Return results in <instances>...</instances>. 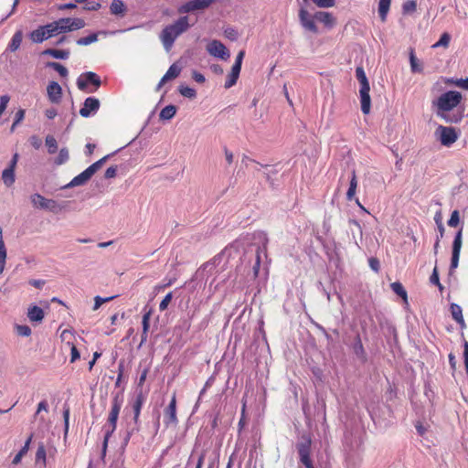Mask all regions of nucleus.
Listing matches in <instances>:
<instances>
[{"mask_svg": "<svg viewBox=\"0 0 468 468\" xmlns=\"http://www.w3.org/2000/svg\"><path fill=\"white\" fill-rule=\"evenodd\" d=\"M463 96L457 90H448L432 101L436 116L447 123H458L463 118V109H457Z\"/></svg>", "mask_w": 468, "mask_h": 468, "instance_id": "1", "label": "nucleus"}, {"mask_svg": "<svg viewBox=\"0 0 468 468\" xmlns=\"http://www.w3.org/2000/svg\"><path fill=\"white\" fill-rule=\"evenodd\" d=\"M190 27L191 25L188 23V16H180L173 24L165 27L160 33V39L165 49L169 51L172 48L176 39L180 35L186 32Z\"/></svg>", "mask_w": 468, "mask_h": 468, "instance_id": "2", "label": "nucleus"}, {"mask_svg": "<svg viewBox=\"0 0 468 468\" xmlns=\"http://www.w3.org/2000/svg\"><path fill=\"white\" fill-rule=\"evenodd\" d=\"M356 77L360 83L359 95L361 111L364 114H368L371 108V99L369 95L370 86L363 67H357L356 69Z\"/></svg>", "mask_w": 468, "mask_h": 468, "instance_id": "3", "label": "nucleus"}, {"mask_svg": "<svg viewBox=\"0 0 468 468\" xmlns=\"http://www.w3.org/2000/svg\"><path fill=\"white\" fill-rule=\"evenodd\" d=\"M295 448L298 453L299 462L305 466V468H314L311 459L312 452V438L308 433H303L297 442Z\"/></svg>", "mask_w": 468, "mask_h": 468, "instance_id": "4", "label": "nucleus"}, {"mask_svg": "<svg viewBox=\"0 0 468 468\" xmlns=\"http://www.w3.org/2000/svg\"><path fill=\"white\" fill-rule=\"evenodd\" d=\"M58 36L85 27L86 22L80 17H62L53 21Z\"/></svg>", "mask_w": 468, "mask_h": 468, "instance_id": "5", "label": "nucleus"}, {"mask_svg": "<svg viewBox=\"0 0 468 468\" xmlns=\"http://www.w3.org/2000/svg\"><path fill=\"white\" fill-rule=\"evenodd\" d=\"M122 401V397L120 393H117L112 398V409L108 416L107 423L103 427L104 431H107L108 434H113L116 430Z\"/></svg>", "mask_w": 468, "mask_h": 468, "instance_id": "6", "label": "nucleus"}, {"mask_svg": "<svg viewBox=\"0 0 468 468\" xmlns=\"http://www.w3.org/2000/svg\"><path fill=\"white\" fill-rule=\"evenodd\" d=\"M57 31L53 22L44 26H39L29 34V38L33 43H42L53 37H57Z\"/></svg>", "mask_w": 468, "mask_h": 468, "instance_id": "7", "label": "nucleus"}, {"mask_svg": "<svg viewBox=\"0 0 468 468\" xmlns=\"http://www.w3.org/2000/svg\"><path fill=\"white\" fill-rule=\"evenodd\" d=\"M435 136L441 145L450 147L458 140L459 133L452 126L439 125L435 131Z\"/></svg>", "mask_w": 468, "mask_h": 468, "instance_id": "8", "label": "nucleus"}, {"mask_svg": "<svg viewBox=\"0 0 468 468\" xmlns=\"http://www.w3.org/2000/svg\"><path fill=\"white\" fill-rule=\"evenodd\" d=\"M88 84L93 85L95 88L94 90H89L90 92L96 91L99 87L101 85V80L100 77L92 72L88 71L85 73H82L77 80V87L80 90H86L88 88Z\"/></svg>", "mask_w": 468, "mask_h": 468, "instance_id": "9", "label": "nucleus"}, {"mask_svg": "<svg viewBox=\"0 0 468 468\" xmlns=\"http://www.w3.org/2000/svg\"><path fill=\"white\" fill-rule=\"evenodd\" d=\"M30 201L33 207L37 208L47 209L52 212L58 211V205L55 200L48 199L38 193L31 195Z\"/></svg>", "mask_w": 468, "mask_h": 468, "instance_id": "10", "label": "nucleus"}, {"mask_svg": "<svg viewBox=\"0 0 468 468\" xmlns=\"http://www.w3.org/2000/svg\"><path fill=\"white\" fill-rule=\"evenodd\" d=\"M217 0H191L183 5H181L177 11L179 14H186L195 12L197 10H204L209 7L212 4H214Z\"/></svg>", "mask_w": 468, "mask_h": 468, "instance_id": "11", "label": "nucleus"}, {"mask_svg": "<svg viewBox=\"0 0 468 468\" xmlns=\"http://www.w3.org/2000/svg\"><path fill=\"white\" fill-rule=\"evenodd\" d=\"M462 235H463V228H461L457 233L455 234L453 242H452V259L450 265V273L453 271L459 264L460 253L462 249Z\"/></svg>", "mask_w": 468, "mask_h": 468, "instance_id": "12", "label": "nucleus"}, {"mask_svg": "<svg viewBox=\"0 0 468 468\" xmlns=\"http://www.w3.org/2000/svg\"><path fill=\"white\" fill-rule=\"evenodd\" d=\"M164 422L166 427L174 426L176 427L178 423V420L176 417V394L172 396V399L168 404V406L165 409L164 411Z\"/></svg>", "mask_w": 468, "mask_h": 468, "instance_id": "13", "label": "nucleus"}, {"mask_svg": "<svg viewBox=\"0 0 468 468\" xmlns=\"http://www.w3.org/2000/svg\"><path fill=\"white\" fill-rule=\"evenodd\" d=\"M207 52L216 58L227 60L229 58V51L226 46L219 40H212L207 46Z\"/></svg>", "mask_w": 468, "mask_h": 468, "instance_id": "14", "label": "nucleus"}, {"mask_svg": "<svg viewBox=\"0 0 468 468\" xmlns=\"http://www.w3.org/2000/svg\"><path fill=\"white\" fill-rule=\"evenodd\" d=\"M314 16H312L310 13L303 7L299 10V21L301 26L307 31L314 34L318 33V27L314 21Z\"/></svg>", "mask_w": 468, "mask_h": 468, "instance_id": "15", "label": "nucleus"}, {"mask_svg": "<svg viewBox=\"0 0 468 468\" xmlns=\"http://www.w3.org/2000/svg\"><path fill=\"white\" fill-rule=\"evenodd\" d=\"M101 106L99 99L95 97H88L83 103L82 108L80 110V114L84 117H90L91 114L96 113Z\"/></svg>", "mask_w": 468, "mask_h": 468, "instance_id": "16", "label": "nucleus"}, {"mask_svg": "<svg viewBox=\"0 0 468 468\" xmlns=\"http://www.w3.org/2000/svg\"><path fill=\"white\" fill-rule=\"evenodd\" d=\"M257 236H258V239L262 242V246L261 247H258V249L256 250L255 263H254V265L252 267L255 275H258L259 270H260V266H261V252L263 251L264 253H266L267 244H268V241H269L267 234L265 232H263V231H259L257 233Z\"/></svg>", "mask_w": 468, "mask_h": 468, "instance_id": "17", "label": "nucleus"}, {"mask_svg": "<svg viewBox=\"0 0 468 468\" xmlns=\"http://www.w3.org/2000/svg\"><path fill=\"white\" fill-rule=\"evenodd\" d=\"M48 100L52 103H58L61 101L62 89L56 81H51L47 88Z\"/></svg>", "mask_w": 468, "mask_h": 468, "instance_id": "18", "label": "nucleus"}, {"mask_svg": "<svg viewBox=\"0 0 468 468\" xmlns=\"http://www.w3.org/2000/svg\"><path fill=\"white\" fill-rule=\"evenodd\" d=\"M352 349H353V352L356 355V356L361 362L364 363L367 361V353H366V350L362 344L361 337H360L359 334H357L354 338V342L352 344Z\"/></svg>", "mask_w": 468, "mask_h": 468, "instance_id": "19", "label": "nucleus"}, {"mask_svg": "<svg viewBox=\"0 0 468 468\" xmlns=\"http://www.w3.org/2000/svg\"><path fill=\"white\" fill-rule=\"evenodd\" d=\"M91 175L87 169L81 172L80 175L75 176L69 184L64 186L62 188H72L75 186H84L91 178Z\"/></svg>", "mask_w": 468, "mask_h": 468, "instance_id": "20", "label": "nucleus"}, {"mask_svg": "<svg viewBox=\"0 0 468 468\" xmlns=\"http://www.w3.org/2000/svg\"><path fill=\"white\" fill-rule=\"evenodd\" d=\"M315 20L323 23L328 28L335 27L336 21L334 16L329 12L318 11L314 14Z\"/></svg>", "mask_w": 468, "mask_h": 468, "instance_id": "21", "label": "nucleus"}, {"mask_svg": "<svg viewBox=\"0 0 468 468\" xmlns=\"http://www.w3.org/2000/svg\"><path fill=\"white\" fill-rule=\"evenodd\" d=\"M41 55L50 56L57 59H68L70 55L69 49H57V48H47L42 51Z\"/></svg>", "mask_w": 468, "mask_h": 468, "instance_id": "22", "label": "nucleus"}, {"mask_svg": "<svg viewBox=\"0 0 468 468\" xmlns=\"http://www.w3.org/2000/svg\"><path fill=\"white\" fill-rule=\"evenodd\" d=\"M126 6L122 0H112L110 5V12L112 15L124 16L126 14Z\"/></svg>", "mask_w": 468, "mask_h": 468, "instance_id": "23", "label": "nucleus"}, {"mask_svg": "<svg viewBox=\"0 0 468 468\" xmlns=\"http://www.w3.org/2000/svg\"><path fill=\"white\" fill-rule=\"evenodd\" d=\"M450 310L452 319L456 321L462 328L464 327L465 322L463 316L462 307L457 303H452L450 306Z\"/></svg>", "mask_w": 468, "mask_h": 468, "instance_id": "24", "label": "nucleus"}, {"mask_svg": "<svg viewBox=\"0 0 468 468\" xmlns=\"http://www.w3.org/2000/svg\"><path fill=\"white\" fill-rule=\"evenodd\" d=\"M144 396L142 393H139L136 396V399L133 404V423L140 424L139 423V416L141 413V410L144 404Z\"/></svg>", "mask_w": 468, "mask_h": 468, "instance_id": "25", "label": "nucleus"}, {"mask_svg": "<svg viewBox=\"0 0 468 468\" xmlns=\"http://www.w3.org/2000/svg\"><path fill=\"white\" fill-rule=\"evenodd\" d=\"M22 40H23V32H22V30L16 31L15 34L13 35L12 38H11V41L8 44V48H7L11 52L16 51L20 48Z\"/></svg>", "mask_w": 468, "mask_h": 468, "instance_id": "26", "label": "nucleus"}, {"mask_svg": "<svg viewBox=\"0 0 468 468\" xmlns=\"http://www.w3.org/2000/svg\"><path fill=\"white\" fill-rule=\"evenodd\" d=\"M27 316L32 322H41L44 319V311L40 307L34 305L28 309Z\"/></svg>", "mask_w": 468, "mask_h": 468, "instance_id": "27", "label": "nucleus"}, {"mask_svg": "<svg viewBox=\"0 0 468 468\" xmlns=\"http://www.w3.org/2000/svg\"><path fill=\"white\" fill-rule=\"evenodd\" d=\"M240 70L239 69H237L236 67H233L231 68V71L230 73L228 75V79L224 84V87L226 89H229L231 88L232 86H234L236 83H237V80L239 79V73H240Z\"/></svg>", "mask_w": 468, "mask_h": 468, "instance_id": "28", "label": "nucleus"}, {"mask_svg": "<svg viewBox=\"0 0 468 468\" xmlns=\"http://www.w3.org/2000/svg\"><path fill=\"white\" fill-rule=\"evenodd\" d=\"M351 174H352V176L350 179L349 188L346 192V199L349 201L354 199L355 195H356V190L357 187V179H356V171L353 170Z\"/></svg>", "mask_w": 468, "mask_h": 468, "instance_id": "29", "label": "nucleus"}, {"mask_svg": "<svg viewBox=\"0 0 468 468\" xmlns=\"http://www.w3.org/2000/svg\"><path fill=\"white\" fill-rule=\"evenodd\" d=\"M139 429H140V424H136V423H133V425L130 424L127 427V430L125 431V434L123 436L122 442V448L127 446V444L129 443L133 434L134 432L139 431Z\"/></svg>", "mask_w": 468, "mask_h": 468, "instance_id": "30", "label": "nucleus"}, {"mask_svg": "<svg viewBox=\"0 0 468 468\" xmlns=\"http://www.w3.org/2000/svg\"><path fill=\"white\" fill-rule=\"evenodd\" d=\"M176 113V107L175 105H167L165 108H163L159 113V118L161 120H170L172 119Z\"/></svg>", "mask_w": 468, "mask_h": 468, "instance_id": "31", "label": "nucleus"}, {"mask_svg": "<svg viewBox=\"0 0 468 468\" xmlns=\"http://www.w3.org/2000/svg\"><path fill=\"white\" fill-rule=\"evenodd\" d=\"M46 68L53 69L63 78L69 75L68 69L58 62L48 61L46 63Z\"/></svg>", "mask_w": 468, "mask_h": 468, "instance_id": "32", "label": "nucleus"}, {"mask_svg": "<svg viewBox=\"0 0 468 468\" xmlns=\"http://www.w3.org/2000/svg\"><path fill=\"white\" fill-rule=\"evenodd\" d=\"M410 69H411L412 72L420 73L422 71L423 69H422L421 65L419 64V60L415 56L414 48H410Z\"/></svg>", "mask_w": 468, "mask_h": 468, "instance_id": "33", "label": "nucleus"}, {"mask_svg": "<svg viewBox=\"0 0 468 468\" xmlns=\"http://www.w3.org/2000/svg\"><path fill=\"white\" fill-rule=\"evenodd\" d=\"M391 0H379L378 3V15L382 21L386 20L388 12L389 10Z\"/></svg>", "mask_w": 468, "mask_h": 468, "instance_id": "34", "label": "nucleus"}, {"mask_svg": "<svg viewBox=\"0 0 468 468\" xmlns=\"http://www.w3.org/2000/svg\"><path fill=\"white\" fill-rule=\"evenodd\" d=\"M114 154H115V152L111 154H107V155L103 156L100 160H98L95 163H93L92 165H90L86 169L89 171V173L91 176H93L102 166V165L107 161V159L110 158V156L113 155Z\"/></svg>", "mask_w": 468, "mask_h": 468, "instance_id": "35", "label": "nucleus"}, {"mask_svg": "<svg viewBox=\"0 0 468 468\" xmlns=\"http://www.w3.org/2000/svg\"><path fill=\"white\" fill-rule=\"evenodd\" d=\"M2 179L6 186H10L15 182V170L5 168L2 173Z\"/></svg>", "mask_w": 468, "mask_h": 468, "instance_id": "36", "label": "nucleus"}, {"mask_svg": "<svg viewBox=\"0 0 468 468\" xmlns=\"http://www.w3.org/2000/svg\"><path fill=\"white\" fill-rule=\"evenodd\" d=\"M390 286H391L392 291L396 294L400 296L404 300V302L407 303L408 295H407V292H406L405 288L403 287V285L399 282H392Z\"/></svg>", "mask_w": 468, "mask_h": 468, "instance_id": "37", "label": "nucleus"}, {"mask_svg": "<svg viewBox=\"0 0 468 468\" xmlns=\"http://www.w3.org/2000/svg\"><path fill=\"white\" fill-rule=\"evenodd\" d=\"M98 40V33L90 34L87 37H80L76 43L79 46H88Z\"/></svg>", "mask_w": 468, "mask_h": 468, "instance_id": "38", "label": "nucleus"}, {"mask_svg": "<svg viewBox=\"0 0 468 468\" xmlns=\"http://www.w3.org/2000/svg\"><path fill=\"white\" fill-rule=\"evenodd\" d=\"M181 72V68L178 67L176 63L172 64L166 73L165 74V80H173L179 76Z\"/></svg>", "mask_w": 468, "mask_h": 468, "instance_id": "39", "label": "nucleus"}, {"mask_svg": "<svg viewBox=\"0 0 468 468\" xmlns=\"http://www.w3.org/2000/svg\"><path fill=\"white\" fill-rule=\"evenodd\" d=\"M69 159V150L66 147H64L59 150L58 155L55 159L54 163L57 165H61L67 163Z\"/></svg>", "mask_w": 468, "mask_h": 468, "instance_id": "40", "label": "nucleus"}, {"mask_svg": "<svg viewBox=\"0 0 468 468\" xmlns=\"http://www.w3.org/2000/svg\"><path fill=\"white\" fill-rule=\"evenodd\" d=\"M48 154H52L58 151L57 140L52 135H48L45 139Z\"/></svg>", "mask_w": 468, "mask_h": 468, "instance_id": "41", "label": "nucleus"}, {"mask_svg": "<svg viewBox=\"0 0 468 468\" xmlns=\"http://www.w3.org/2000/svg\"><path fill=\"white\" fill-rule=\"evenodd\" d=\"M178 90L182 96L188 99H194L197 96L196 90L188 86L180 85Z\"/></svg>", "mask_w": 468, "mask_h": 468, "instance_id": "42", "label": "nucleus"}, {"mask_svg": "<svg viewBox=\"0 0 468 468\" xmlns=\"http://www.w3.org/2000/svg\"><path fill=\"white\" fill-rule=\"evenodd\" d=\"M46 449H45V446L44 444L41 442L38 444V447H37V452H36V462L38 463V462H42L43 464L46 463Z\"/></svg>", "mask_w": 468, "mask_h": 468, "instance_id": "43", "label": "nucleus"}, {"mask_svg": "<svg viewBox=\"0 0 468 468\" xmlns=\"http://www.w3.org/2000/svg\"><path fill=\"white\" fill-rule=\"evenodd\" d=\"M117 297V295H112V296H110V297H101L99 295L95 296L94 298V305H93V310H98L101 305L104 303H108L113 299H115Z\"/></svg>", "mask_w": 468, "mask_h": 468, "instance_id": "44", "label": "nucleus"}, {"mask_svg": "<svg viewBox=\"0 0 468 468\" xmlns=\"http://www.w3.org/2000/svg\"><path fill=\"white\" fill-rule=\"evenodd\" d=\"M451 40V36L448 33H443L440 39L432 45V48L444 47L447 48L449 46Z\"/></svg>", "mask_w": 468, "mask_h": 468, "instance_id": "45", "label": "nucleus"}, {"mask_svg": "<svg viewBox=\"0 0 468 468\" xmlns=\"http://www.w3.org/2000/svg\"><path fill=\"white\" fill-rule=\"evenodd\" d=\"M460 223V214L458 210H453L451 214V218H449L447 224L451 228H455Z\"/></svg>", "mask_w": 468, "mask_h": 468, "instance_id": "46", "label": "nucleus"}, {"mask_svg": "<svg viewBox=\"0 0 468 468\" xmlns=\"http://www.w3.org/2000/svg\"><path fill=\"white\" fill-rule=\"evenodd\" d=\"M430 282L431 283L437 285L440 291L443 290V286L440 282L439 272L436 267L433 269V271L430 277Z\"/></svg>", "mask_w": 468, "mask_h": 468, "instance_id": "47", "label": "nucleus"}, {"mask_svg": "<svg viewBox=\"0 0 468 468\" xmlns=\"http://www.w3.org/2000/svg\"><path fill=\"white\" fill-rule=\"evenodd\" d=\"M85 3L86 4L82 9L86 11H97L101 7V5L99 2L87 0Z\"/></svg>", "mask_w": 468, "mask_h": 468, "instance_id": "48", "label": "nucleus"}, {"mask_svg": "<svg viewBox=\"0 0 468 468\" xmlns=\"http://www.w3.org/2000/svg\"><path fill=\"white\" fill-rule=\"evenodd\" d=\"M16 334L21 336H29L31 335V328L28 325L17 324L16 326Z\"/></svg>", "mask_w": 468, "mask_h": 468, "instance_id": "49", "label": "nucleus"}, {"mask_svg": "<svg viewBox=\"0 0 468 468\" xmlns=\"http://www.w3.org/2000/svg\"><path fill=\"white\" fill-rule=\"evenodd\" d=\"M402 8L404 13L414 12L417 8V3L414 0H409L403 4Z\"/></svg>", "mask_w": 468, "mask_h": 468, "instance_id": "50", "label": "nucleus"}, {"mask_svg": "<svg viewBox=\"0 0 468 468\" xmlns=\"http://www.w3.org/2000/svg\"><path fill=\"white\" fill-rule=\"evenodd\" d=\"M173 298V294L172 292H168L165 297L164 299L161 301L160 304H159V310L160 311H165L168 304L170 303L171 300Z\"/></svg>", "mask_w": 468, "mask_h": 468, "instance_id": "51", "label": "nucleus"}, {"mask_svg": "<svg viewBox=\"0 0 468 468\" xmlns=\"http://www.w3.org/2000/svg\"><path fill=\"white\" fill-rule=\"evenodd\" d=\"M311 323L324 335L328 342H331L333 340L332 336L328 334V332L323 325H321L320 324L314 320H311Z\"/></svg>", "mask_w": 468, "mask_h": 468, "instance_id": "52", "label": "nucleus"}, {"mask_svg": "<svg viewBox=\"0 0 468 468\" xmlns=\"http://www.w3.org/2000/svg\"><path fill=\"white\" fill-rule=\"evenodd\" d=\"M9 101H10V97L8 95L0 96V117L5 111Z\"/></svg>", "mask_w": 468, "mask_h": 468, "instance_id": "53", "label": "nucleus"}, {"mask_svg": "<svg viewBox=\"0 0 468 468\" xmlns=\"http://www.w3.org/2000/svg\"><path fill=\"white\" fill-rule=\"evenodd\" d=\"M117 175V166L116 165H112L110 167H108L104 173V177L106 179H111V178H114Z\"/></svg>", "mask_w": 468, "mask_h": 468, "instance_id": "54", "label": "nucleus"}, {"mask_svg": "<svg viewBox=\"0 0 468 468\" xmlns=\"http://www.w3.org/2000/svg\"><path fill=\"white\" fill-rule=\"evenodd\" d=\"M244 56H245V51L240 50L236 57L233 67H236L237 69H241V65H242V60H243Z\"/></svg>", "mask_w": 468, "mask_h": 468, "instance_id": "55", "label": "nucleus"}, {"mask_svg": "<svg viewBox=\"0 0 468 468\" xmlns=\"http://www.w3.org/2000/svg\"><path fill=\"white\" fill-rule=\"evenodd\" d=\"M33 438V434H30L27 440L25 441L24 446L18 452L22 456L26 455L29 450V446Z\"/></svg>", "mask_w": 468, "mask_h": 468, "instance_id": "56", "label": "nucleus"}, {"mask_svg": "<svg viewBox=\"0 0 468 468\" xmlns=\"http://www.w3.org/2000/svg\"><path fill=\"white\" fill-rule=\"evenodd\" d=\"M6 258H7V251L6 250L0 251V274H2L5 270Z\"/></svg>", "mask_w": 468, "mask_h": 468, "instance_id": "57", "label": "nucleus"}, {"mask_svg": "<svg viewBox=\"0 0 468 468\" xmlns=\"http://www.w3.org/2000/svg\"><path fill=\"white\" fill-rule=\"evenodd\" d=\"M241 163H242L246 167H248V166H249L250 163H255V164H257L258 165H260V166H261V167H267V166H268V165H261L260 163L256 162L254 159L250 158V157H249L248 155H246V154H243L242 159H241Z\"/></svg>", "mask_w": 468, "mask_h": 468, "instance_id": "58", "label": "nucleus"}, {"mask_svg": "<svg viewBox=\"0 0 468 468\" xmlns=\"http://www.w3.org/2000/svg\"><path fill=\"white\" fill-rule=\"evenodd\" d=\"M368 263H369L370 268H371L374 271L378 272V271H379L380 264H379V261H378L377 258H373V257H372V258H370V259L368 260Z\"/></svg>", "mask_w": 468, "mask_h": 468, "instance_id": "59", "label": "nucleus"}, {"mask_svg": "<svg viewBox=\"0 0 468 468\" xmlns=\"http://www.w3.org/2000/svg\"><path fill=\"white\" fill-rule=\"evenodd\" d=\"M24 118H25V110H22V109L18 110L15 115L14 125H17L19 122H21L23 121Z\"/></svg>", "mask_w": 468, "mask_h": 468, "instance_id": "60", "label": "nucleus"}, {"mask_svg": "<svg viewBox=\"0 0 468 468\" xmlns=\"http://www.w3.org/2000/svg\"><path fill=\"white\" fill-rule=\"evenodd\" d=\"M48 411V404L47 402V400H42L38 403L37 405V412L35 414V418L42 411Z\"/></svg>", "mask_w": 468, "mask_h": 468, "instance_id": "61", "label": "nucleus"}, {"mask_svg": "<svg viewBox=\"0 0 468 468\" xmlns=\"http://www.w3.org/2000/svg\"><path fill=\"white\" fill-rule=\"evenodd\" d=\"M454 85L468 90V78L456 79V81H454Z\"/></svg>", "mask_w": 468, "mask_h": 468, "instance_id": "62", "label": "nucleus"}, {"mask_svg": "<svg viewBox=\"0 0 468 468\" xmlns=\"http://www.w3.org/2000/svg\"><path fill=\"white\" fill-rule=\"evenodd\" d=\"M192 78L194 79L195 81H197V83H204L206 79H205V76L196 70L193 71L192 73Z\"/></svg>", "mask_w": 468, "mask_h": 468, "instance_id": "63", "label": "nucleus"}, {"mask_svg": "<svg viewBox=\"0 0 468 468\" xmlns=\"http://www.w3.org/2000/svg\"><path fill=\"white\" fill-rule=\"evenodd\" d=\"M224 154L226 161L229 165H231L233 163L234 155L232 152H230L227 147L224 148Z\"/></svg>", "mask_w": 468, "mask_h": 468, "instance_id": "64", "label": "nucleus"}]
</instances>
